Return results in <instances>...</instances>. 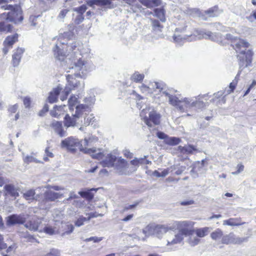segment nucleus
<instances>
[{"mask_svg": "<svg viewBox=\"0 0 256 256\" xmlns=\"http://www.w3.org/2000/svg\"><path fill=\"white\" fill-rule=\"evenodd\" d=\"M154 16L159 18L162 22H165L166 20L165 10L163 8H154Z\"/></svg>", "mask_w": 256, "mask_h": 256, "instance_id": "393cba45", "label": "nucleus"}, {"mask_svg": "<svg viewBox=\"0 0 256 256\" xmlns=\"http://www.w3.org/2000/svg\"><path fill=\"white\" fill-rule=\"evenodd\" d=\"M24 226L32 231H36L39 227V224L34 220H30L24 224Z\"/></svg>", "mask_w": 256, "mask_h": 256, "instance_id": "c85d7f7f", "label": "nucleus"}, {"mask_svg": "<svg viewBox=\"0 0 256 256\" xmlns=\"http://www.w3.org/2000/svg\"><path fill=\"white\" fill-rule=\"evenodd\" d=\"M63 194L52 190H46L44 193V200L46 202H54L62 197Z\"/></svg>", "mask_w": 256, "mask_h": 256, "instance_id": "ddd939ff", "label": "nucleus"}, {"mask_svg": "<svg viewBox=\"0 0 256 256\" xmlns=\"http://www.w3.org/2000/svg\"><path fill=\"white\" fill-rule=\"evenodd\" d=\"M181 142L180 138L174 136H169L166 140L165 144L169 146H176L178 144Z\"/></svg>", "mask_w": 256, "mask_h": 256, "instance_id": "c756f323", "label": "nucleus"}, {"mask_svg": "<svg viewBox=\"0 0 256 256\" xmlns=\"http://www.w3.org/2000/svg\"><path fill=\"white\" fill-rule=\"evenodd\" d=\"M212 228L209 227H204L196 229L194 231L196 236L199 238H203L206 236Z\"/></svg>", "mask_w": 256, "mask_h": 256, "instance_id": "cd10ccee", "label": "nucleus"}, {"mask_svg": "<svg viewBox=\"0 0 256 256\" xmlns=\"http://www.w3.org/2000/svg\"><path fill=\"white\" fill-rule=\"evenodd\" d=\"M50 126L60 137L62 138L67 135L66 132L63 128L62 122L54 120L50 124Z\"/></svg>", "mask_w": 256, "mask_h": 256, "instance_id": "4468645a", "label": "nucleus"}, {"mask_svg": "<svg viewBox=\"0 0 256 256\" xmlns=\"http://www.w3.org/2000/svg\"><path fill=\"white\" fill-rule=\"evenodd\" d=\"M222 231L220 228H217L216 230L211 233L210 237L212 240H216L222 238Z\"/></svg>", "mask_w": 256, "mask_h": 256, "instance_id": "72a5a7b5", "label": "nucleus"}, {"mask_svg": "<svg viewBox=\"0 0 256 256\" xmlns=\"http://www.w3.org/2000/svg\"><path fill=\"white\" fill-rule=\"evenodd\" d=\"M87 10V6L85 4H82V6L76 7L74 8H72V10L74 12H77L78 14H83Z\"/></svg>", "mask_w": 256, "mask_h": 256, "instance_id": "ea45409f", "label": "nucleus"}, {"mask_svg": "<svg viewBox=\"0 0 256 256\" xmlns=\"http://www.w3.org/2000/svg\"><path fill=\"white\" fill-rule=\"evenodd\" d=\"M44 232L49 235H53L54 234V229L50 226H45L44 228Z\"/></svg>", "mask_w": 256, "mask_h": 256, "instance_id": "864d4df0", "label": "nucleus"}, {"mask_svg": "<svg viewBox=\"0 0 256 256\" xmlns=\"http://www.w3.org/2000/svg\"><path fill=\"white\" fill-rule=\"evenodd\" d=\"M116 161L115 162L114 168L120 172L122 171L124 168H128V162L124 158L121 156L118 158Z\"/></svg>", "mask_w": 256, "mask_h": 256, "instance_id": "aec40b11", "label": "nucleus"}, {"mask_svg": "<svg viewBox=\"0 0 256 256\" xmlns=\"http://www.w3.org/2000/svg\"><path fill=\"white\" fill-rule=\"evenodd\" d=\"M74 37V34L73 32L68 30L64 32L63 34L60 33L58 36V40L60 42H65L66 44L68 42V40L72 39Z\"/></svg>", "mask_w": 256, "mask_h": 256, "instance_id": "412c9836", "label": "nucleus"}, {"mask_svg": "<svg viewBox=\"0 0 256 256\" xmlns=\"http://www.w3.org/2000/svg\"><path fill=\"white\" fill-rule=\"evenodd\" d=\"M69 12V10L68 9H64L62 10L58 15V17L60 18H64L66 16L67 13Z\"/></svg>", "mask_w": 256, "mask_h": 256, "instance_id": "e2e57ef3", "label": "nucleus"}, {"mask_svg": "<svg viewBox=\"0 0 256 256\" xmlns=\"http://www.w3.org/2000/svg\"><path fill=\"white\" fill-rule=\"evenodd\" d=\"M88 221L86 218L80 216L74 222L76 226L80 227L84 224V222Z\"/></svg>", "mask_w": 256, "mask_h": 256, "instance_id": "37998d69", "label": "nucleus"}, {"mask_svg": "<svg viewBox=\"0 0 256 256\" xmlns=\"http://www.w3.org/2000/svg\"><path fill=\"white\" fill-rule=\"evenodd\" d=\"M246 18L250 22H254L256 20V12H252Z\"/></svg>", "mask_w": 256, "mask_h": 256, "instance_id": "bf43d9fd", "label": "nucleus"}, {"mask_svg": "<svg viewBox=\"0 0 256 256\" xmlns=\"http://www.w3.org/2000/svg\"><path fill=\"white\" fill-rule=\"evenodd\" d=\"M152 30V32L157 33L162 31L163 26L160 24V21L156 19H150Z\"/></svg>", "mask_w": 256, "mask_h": 256, "instance_id": "b1692460", "label": "nucleus"}, {"mask_svg": "<svg viewBox=\"0 0 256 256\" xmlns=\"http://www.w3.org/2000/svg\"><path fill=\"white\" fill-rule=\"evenodd\" d=\"M26 219L24 214H12L8 216L6 218V224L8 226L16 224H22L26 222Z\"/></svg>", "mask_w": 256, "mask_h": 256, "instance_id": "1a4fd4ad", "label": "nucleus"}, {"mask_svg": "<svg viewBox=\"0 0 256 256\" xmlns=\"http://www.w3.org/2000/svg\"><path fill=\"white\" fill-rule=\"evenodd\" d=\"M24 104L26 108H28L30 106L31 104L30 98L29 97H25L23 100Z\"/></svg>", "mask_w": 256, "mask_h": 256, "instance_id": "680f3d73", "label": "nucleus"}, {"mask_svg": "<svg viewBox=\"0 0 256 256\" xmlns=\"http://www.w3.org/2000/svg\"><path fill=\"white\" fill-rule=\"evenodd\" d=\"M84 102L88 106H91L95 102V98L94 96H88L84 98Z\"/></svg>", "mask_w": 256, "mask_h": 256, "instance_id": "49530a36", "label": "nucleus"}, {"mask_svg": "<svg viewBox=\"0 0 256 256\" xmlns=\"http://www.w3.org/2000/svg\"><path fill=\"white\" fill-rule=\"evenodd\" d=\"M174 228L168 227L165 225L150 224L143 229V233L146 236L151 235L155 236L158 238H161L169 230H173Z\"/></svg>", "mask_w": 256, "mask_h": 256, "instance_id": "20e7f679", "label": "nucleus"}, {"mask_svg": "<svg viewBox=\"0 0 256 256\" xmlns=\"http://www.w3.org/2000/svg\"><path fill=\"white\" fill-rule=\"evenodd\" d=\"M116 156L108 154L104 160L100 162V164L102 167L112 168L114 166L115 162L116 161Z\"/></svg>", "mask_w": 256, "mask_h": 256, "instance_id": "2eb2a0df", "label": "nucleus"}, {"mask_svg": "<svg viewBox=\"0 0 256 256\" xmlns=\"http://www.w3.org/2000/svg\"><path fill=\"white\" fill-rule=\"evenodd\" d=\"M184 234L178 232V233L175 235L174 238L171 242H168V244H176L180 243L184 239L183 236Z\"/></svg>", "mask_w": 256, "mask_h": 256, "instance_id": "2f4dec72", "label": "nucleus"}, {"mask_svg": "<svg viewBox=\"0 0 256 256\" xmlns=\"http://www.w3.org/2000/svg\"><path fill=\"white\" fill-rule=\"evenodd\" d=\"M144 74H140L138 72H135L132 76L131 80L136 82H142L144 78Z\"/></svg>", "mask_w": 256, "mask_h": 256, "instance_id": "c9c22d12", "label": "nucleus"}, {"mask_svg": "<svg viewBox=\"0 0 256 256\" xmlns=\"http://www.w3.org/2000/svg\"><path fill=\"white\" fill-rule=\"evenodd\" d=\"M224 224H226L228 226H240V224L238 223H236L235 222V220L234 218H230L227 220H225L224 222Z\"/></svg>", "mask_w": 256, "mask_h": 256, "instance_id": "c03bdc74", "label": "nucleus"}, {"mask_svg": "<svg viewBox=\"0 0 256 256\" xmlns=\"http://www.w3.org/2000/svg\"><path fill=\"white\" fill-rule=\"evenodd\" d=\"M24 161L26 164H29L32 162H34L36 163H40V162L36 158L31 156H26L24 158Z\"/></svg>", "mask_w": 256, "mask_h": 256, "instance_id": "a19ab883", "label": "nucleus"}, {"mask_svg": "<svg viewBox=\"0 0 256 256\" xmlns=\"http://www.w3.org/2000/svg\"><path fill=\"white\" fill-rule=\"evenodd\" d=\"M87 108H88V106L86 104H78V105L76 106V109H77L79 111H80L82 112L83 110L86 109Z\"/></svg>", "mask_w": 256, "mask_h": 256, "instance_id": "69168bd1", "label": "nucleus"}, {"mask_svg": "<svg viewBox=\"0 0 256 256\" xmlns=\"http://www.w3.org/2000/svg\"><path fill=\"white\" fill-rule=\"evenodd\" d=\"M218 7L214 6L205 11V13L210 17L217 16H218Z\"/></svg>", "mask_w": 256, "mask_h": 256, "instance_id": "f704fd0d", "label": "nucleus"}, {"mask_svg": "<svg viewBox=\"0 0 256 256\" xmlns=\"http://www.w3.org/2000/svg\"><path fill=\"white\" fill-rule=\"evenodd\" d=\"M92 149H94L96 150L95 148H92ZM96 152V150H95L94 152H92L90 154H90L91 156L94 159H99L100 158H102V157L103 156V154L102 152H100L96 154H94Z\"/></svg>", "mask_w": 256, "mask_h": 256, "instance_id": "603ef678", "label": "nucleus"}, {"mask_svg": "<svg viewBox=\"0 0 256 256\" xmlns=\"http://www.w3.org/2000/svg\"><path fill=\"white\" fill-rule=\"evenodd\" d=\"M102 240V238L96 236H91L89 238H86L84 241L86 242L93 241L94 242H98Z\"/></svg>", "mask_w": 256, "mask_h": 256, "instance_id": "3c124183", "label": "nucleus"}, {"mask_svg": "<svg viewBox=\"0 0 256 256\" xmlns=\"http://www.w3.org/2000/svg\"><path fill=\"white\" fill-rule=\"evenodd\" d=\"M35 194V191L34 190L31 189L30 190H27L26 192L24 194V197L26 200H30L32 199H35L34 198V196Z\"/></svg>", "mask_w": 256, "mask_h": 256, "instance_id": "4c0bfd02", "label": "nucleus"}, {"mask_svg": "<svg viewBox=\"0 0 256 256\" xmlns=\"http://www.w3.org/2000/svg\"><path fill=\"white\" fill-rule=\"evenodd\" d=\"M78 42L76 41L73 42L72 43H65L68 54L70 56L68 58L70 61H71L69 68L74 70V74H68L66 76L69 85L72 88L80 84V82L76 80V78H84L86 76L84 68V62L82 60L81 54L78 50Z\"/></svg>", "mask_w": 256, "mask_h": 256, "instance_id": "f257e3e1", "label": "nucleus"}, {"mask_svg": "<svg viewBox=\"0 0 256 256\" xmlns=\"http://www.w3.org/2000/svg\"><path fill=\"white\" fill-rule=\"evenodd\" d=\"M4 190L6 194H9L12 197L16 198L19 196V194L14 186L12 184H6L4 186Z\"/></svg>", "mask_w": 256, "mask_h": 256, "instance_id": "4be33fe9", "label": "nucleus"}, {"mask_svg": "<svg viewBox=\"0 0 256 256\" xmlns=\"http://www.w3.org/2000/svg\"><path fill=\"white\" fill-rule=\"evenodd\" d=\"M156 136L159 139L163 140L164 143L166 142V140L168 137V134L161 131L157 132L156 133Z\"/></svg>", "mask_w": 256, "mask_h": 256, "instance_id": "a18cd8bd", "label": "nucleus"}, {"mask_svg": "<svg viewBox=\"0 0 256 256\" xmlns=\"http://www.w3.org/2000/svg\"><path fill=\"white\" fill-rule=\"evenodd\" d=\"M248 46V42L240 40L235 44L234 48L240 54L238 55L240 69L243 70L251 65L254 53L250 50H246Z\"/></svg>", "mask_w": 256, "mask_h": 256, "instance_id": "f03ea898", "label": "nucleus"}, {"mask_svg": "<svg viewBox=\"0 0 256 256\" xmlns=\"http://www.w3.org/2000/svg\"><path fill=\"white\" fill-rule=\"evenodd\" d=\"M182 102H184V99L179 100V98L175 96H170L169 103L173 106H178V104Z\"/></svg>", "mask_w": 256, "mask_h": 256, "instance_id": "473e14b6", "label": "nucleus"}, {"mask_svg": "<svg viewBox=\"0 0 256 256\" xmlns=\"http://www.w3.org/2000/svg\"><path fill=\"white\" fill-rule=\"evenodd\" d=\"M18 34L17 33H15L14 34L8 36L4 44L5 46L12 48V45L18 40Z\"/></svg>", "mask_w": 256, "mask_h": 256, "instance_id": "5701e85b", "label": "nucleus"}, {"mask_svg": "<svg viewBox=\"0 0 256 256\" xmlns=\"http://www.w3.org/2000/svg\"><path fill=\"white\" fill-rule=\"evenodd\" d=\"M198 34L202 35L203 38L209 39L217 42H222V36L220 32H212L210 31L200 30Z\"/></svg>", "mask_w": 256, "mask_h": 256, "instance_id": "9b49d317", "label": "nucleus"}, {"mask_svg": "<svg viewBox=\"0 0 256 256\" xmlns=\"http://www.w3.org/2000/svg\"><path fill=\"white\" fill-rule=\"evenodd\" d=\"M186 167L184 166H181L175 172L176 175H180L185 170Z\"/></svg>", "mask_w": 256, "mask_h": 256, "instance_id": "774afa93", "label": "nucleus"}, {"mask_svg": "<svg viewBox=\"0 0 256 256\" xmlns=\"http://www.w3.org/2000/svg\"><path fill=\"white\" fill-rule=\"evenodd\" d=\"M49 107L48 104H45L39 112L38 115L40 116H44L46 112H47L48 111Z\"/></svg>", "mask_w": 256, "mask_h": 256, "instance_id": "09e8293b", "label": "nucleus"}, {"mask_svg": "<svg viewBox=\"0 0 256 256\" xmlns=\"http://www.w3.org/2000/svg\"><path fill=\"white\" fill-rule=\"evenodd\" d=\"M169 168L164 170L161 172H160L158 170H155L153 172V175L156 177L160 178V177H164L166 175H168L169 173Z\"/></svg>", "mask_w": 256, "mask_h": 256, "instance_id": "e433bc0d", "label": "nucleus"}, {"mask_svg": "<svg viewBox=\"0 0 256 256\" xmlns=\"http://www.w3.org/2000/svg\"><path fill=\"white\" fill-rule=\"evenodd\" d=\"M77 102V98L75 96H71L68 99V103L70 107L74 106Z\"/></svg>", "mask_w": 256, "mask_h": 256, "instance_id": "5fc2aeb1", "label": "nucleus"}, {"mask_svg": "<svg viewBox=\"0 0 256 256\" xmlns=\"http://www.w3.org/2000/svg\"><path fill=\"white\" fill-rule=\"evenodd\" d=\"M53 51L55 58L61 62L64 60L68 59L70 56L68 54V51L66 50L65 42H60L59 44H57L53 48Z\"/></svg>", "mask_w": 256, "mask_h": 256, "instance_id": "423d86ee", "label": "nucleus"}, {"mask_svg": "<svg viewBox=\"0 0 256 256\" xmlns=\"http://www.w3.org/2000/svg\"><path fill=\"white\" fill-rule=\"evenodd\" d=\"M178 150L182 154H192L194 152H198V150L196 147L192 144H188L184 146H178Z\"/></svg>", "mask_w": 256, "mask_h": 256, "instance_id": "6ab92c4d", "label": "nucleus"}, {"mask_svg": "<svg viewBox=\"0 0 256 256\" xmlns=\"http://www.w3.org/2000/svg\"><path fill=\"white\" fill-rule=\"evenodd\" d=\"M4 9L11 10V11L8 12L7 14L6 17L7 20L12 22L15 24H18L22 22L24 16L21 10H14V6L11 4L8 5L6 8Z\"/></svg>", "mask_w": 256, "mask_h": 256, "instance_id": "39448f33", "label": "nucleus"}, {"mask_svg": "<svg viewBox=\"0 0 256 256\" xmlns=\"http://www.w3.org/2000/svg\"><path fill=\"white\" fill-rule=\"evenodd\" d=\"M86 4L91 7L94 5L99 6V0H87Z\"/></svg>", "mask_w": 256, "mask_h": 256, "instance_id": "6e6d98bb", "label": "nucleus"}, {"mask_svg": "<svg viewBox=\"0 0 256 256\" xmlns=\"http://www.w3.org/2000/svg\"><path fill=\"white\" fill-rule=\"evenodd\" d=\"M149 118L145 120L146 124L149 127H152V122L154 125H158L160 124L161 115L156 111L152 110L148 114Z\"/></svg>", "mask_w": 256, "mask_h": 256, "instance_id": "f8f14e48", "label": "nucleus"}, {"mask_svg": "<svg viewBox=\"0 0 256 256\" xmlns=\"http://www.w3.org/2000/svg\"><path fill=\"white\" fill-rule=\"evenodd\" d=\"M92 116H88V118H84V124H86V125H89L90 124V123L92 122H94V117H91Z\"/></svg>", "mask_w": 256, "mask_h": 256, "instance_id": "338daca9", "label": "nucleus"}, {"mask_svg": "<svg viewBox=\"0 0 256 256\" xmlns=\"http://www.w3.org/2000/svg\"><path fill=\"white\" fill-rule=\"evenodd\" d=\"M208 96V94L202 96L199 95L198 98H196V100L195 101H193L192 98H184V100L186 104L188 105L189 107H194L197 109L200 110L205 106V103L200 100Z\"/></svg>", "mask_w": 256, "mask_h": 256, "instance_id": "9d476101", "label": "nucleus"}, {"mask_svg": "<svg viewBox=\"0 0 256 256\" xmlns=\"http://www.w3.org/2000/svg\"><path fill=\"white\" fill-rule=\"evenodd\" d=\"M122 154L124 156L127 158H131L133 156V154L130 152V151L126 149L124 150L122 152Z\"/></svg>", "mask_w": 256, "mask_h": 256, "instance_id": "052dcab7", "label": "nucleus"}, {"mask_svg": "<svg viewBox=\"0 0 256 256\" xmlns=\"http://www.w3.org/2000/svg\"><path fill=\"white\" fill-rule=\"evenodd\" d=\"M70 91H71L70 88L66 87L63 91L62 94H64V96H60V100L62 101L66 100L67 98V97L68 96V94H70Z\"/></svg>", "mask_w": 256, "mask_h": 256, "instance_id": "de8ad7c7", "label": "nucleus"}, {"mask_svg": "<svg viewBox=\"0 0 256 256\" xmlns=\"http://www.w3.org/2000/svg\"><path fill=\"white\" fill-rule=\"evenodd\" d=\"M174 41L179 44L180 46H182L184 44V42L188 38L184 36H182L181 35L176 36V34H174L172 36Z\"/></svg>", "mask_w": 256, "mask_h": 256, "instance_id": "7c9ffc66", "label": "nucleus"}, {"mask_svg": "<svg viewBox=\"0 0 256 256\" xmlns=\"http://www.w3.org/2000/svg\"><path fill=\"white\" fill-rule=\"evenodd\" d=\"M24 52L23 48H18L12 55V64L14 66H17L20 64L22 56Z\"/></svg>", "mask_w": 256, "mask_h": 256, "instance_id": "a211bd4d", "label": "nucleus"}, {"mask_svg": "<svg viewBox=\"0 0 256 256\" xmlns=\"http://www.w3.org/2000/svg\"><path fill=\"white\" fill-rule=\"evenodd\" d=\"M76 120L72 118L68 114H66L64 118V125L66 127L74 126L76 125Z\"/></svg>", "mask_w": 256, "mask_h": 256, "instance_id": "bb28decb", "label": "nucleus"}, {"mask_svg": "<svg viewBox=\"0 0 256 256\" xmlns=\"http://www.w3.org/2000/svg\"><path fill=\"white\" fill-rule=\"evenodd\" d=\"M98 188H85L78 192V194L83 198L88 200H92L94 197V194L92 192H96Z\"/></svg>", "mask_w": 256, "mask_h": 256, "instance_id": "dca6fc26", "label": "nucleus"}, {"mask_svg": "<svg viewBox=\"0 0 256 256\" xmlns=\"http://www.w3.org/2000/svg\"><path fill=\"white\" fill-rule=\"evenodd\" d=\"M84 20V16L83 14H78L75 18L74 22L76 24H79Z\"/></svg>", "mask_w": 256, "mask_h": 256, "instance_id": "8fccbe9b", "label": "nucleus"}, {"mask_svg": "<svg viewBox=\"0 0 256 256\" xmlns=\"http://www.w3.org/2000/svg\"><path fill=\"white\" fill-rule=\"evenodd\" d=\"M175 223L178 229L179 230V232L184 234L186 236L192 235L194 232V229L190 228L193 226L191 222H176Z\"/></svg>", "mask_w": 256, "mask_h": 256, "instance_id": "0eeeda50", "label": "nucleus"}, {"mask_svg": "<svg viewBox=\"0 0 256 256\" xmlns=\"http://www.w3.org/2000/svg\"><path fill=\"white\" fill-rule=\"evenodd\" d=\"M248 238H240L235 236L234 233L230 232L222 237V243L228 244H240L243 242H247Z\"/></svg>", "mask_w": 256, "mask_h": 256, "instance_id": "6e6552de", "label": "nucleus"}, {"mask_svg": "<svg viewBox=\"0 0 256 256\" xmlns=\"http://www.w3.org/2000/svg\"><path fill=\"white\" fill-rule=\"evenodd\" d=\"M59 108H60V106H58L56 105H55L53 108V110H52L50 112V115L52 117H54V118L57 117V116H58V113L56 112V110H58Z\"/></svg>", "mask_w": 256, "mask_h": 256, "instance_id": "4d7b16f0", "label": "nucleus"}, {"mask_svg": "<svg viewBox=\"0 0 256 256\" xmlns=\"http://www.w3.org/2000/svg\"><path fill=\"white\" fill-rule=\"evenodd\" d=\"M7 248V244L4 242V237L0 234V250L6 249Z\"/></svg>", "mask_w": 256, "mask_h": 256, "instance_id": "13d9d810", "label": "nucleus"}, {"mask_svg": "<svg viewBox=\"0 0 256 256\" xmlns=\"http://www.w3.org/2000/svg\"><path fill=\"white\" fill-rule=\"evenodd\" d=\"M190 238L188 240V242L190 246H194L199 243L200 240L198 236H192V235L189 236Z\"/></svg>", "mask_w": 256, "mask_h": 256, "instance_id": "58836bf2", "label": "nucleus"}, {"mask_svg": "<svg viewBox=\"0 0 256 256\" xmlns=\"http://www.w3.org/2000/svg\"><path fill=\"white\" fill-rule=\"evenodd\" d=\"M62 88L60 86L53 88V90L49 93V96L48 98V102L50 104L56 102L58 100V96H59Z\"/></svg>", "mask_w": 256, "mask_h": 256, "instance_id": "f3484780", "label": "nucleus"}, {"mask_svg": "<svg viewBox=\"0 0 256 256\" xmlns=\"http://www.w3.org/2000/svg\"><path fill=\"white\" fill-rule=\"evenodd\" d=\"M18 108V104H15L11 106L9 108L8 111L12 114L15 113L16 112Z\"/></svg>", "mask_w": 256, "mask_h": 256, "instance_id": "0e129e2a", "label": "nucleus"}, {"mask_svg": "<svg viewBox=\"0 0 256 256\" xmlns=\"http://www.w3.org/2000/svg\"><path fill=\"white\" fill-rule=\"evenodd\" d=\"M60 144L62 148H66L72 152H76V148H78L80 152L84 154H90L94 152L96 150L92 148H84L82 140L80 141L74 136H70L62 140Z\"/></svg>", "mask_w": 256, "mask_h": 256, "instance_id": "7ed1b4c3", "label": "nucleus"}, {"mask_svg": "<svg viewBox=\"0 0 256 256\" xmlns=\"http://www.w3.org/2000/svg\"><path fill=\"white\" fill-rule=\"evenodd\" d=\"M140 3L147 8H152L161 4L162 0H140Z\"/></svg>", "mask_w": 256, "mask_h": 256, "instance_id": "a878e982", "label": "nucleus"}, {"mask_svg": "<svg viewBox=\"0 0 256 256\" xmlns=\"http://www.w3.org/2000/svg\"><path fill=\"white\" fill-rule=\"evenodd\" d=\"M98 140L97 137L94 136H91L88 138H85L82 140L83 146H88L90 142H96Z\"/></svg>", "mask_w": 256, "mask_h": 256, "instance_id": "79ce46f5", "label": "nucleus"}]
</instances>
